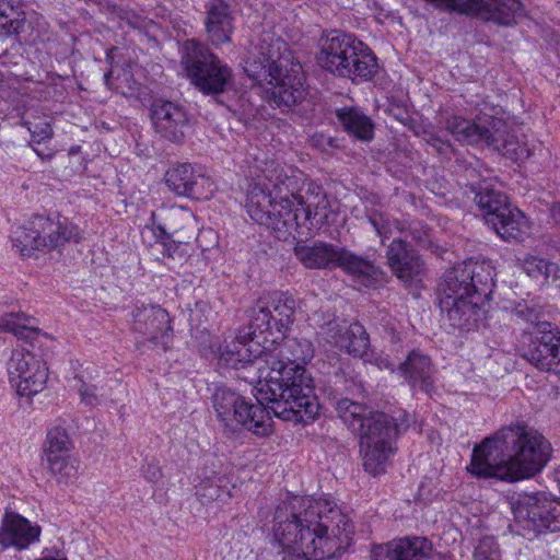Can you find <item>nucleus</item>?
Segmentation results:
<instances>
[{"mask_svg":"<svg viewBox=\"0 0 560 560\" xmlns=\"http://www.w3.org/2000/svg\"><path fill=\"white\" fill-rule=\"evenodd\" d=\"M254 329L240 335L219 348V363L245 370L253 376L240 375L249 384L259 385L262 400L271 402L273 416L293 423H310L318 415L313 378L305 364L312 359L311 345L304 340L287 339L262 347Z\"/></svg>","mask_w":560,"mask_h":560,"instance_id":"1","label":"nucleus"},{"mask_svg":"<svg viewBox=\"0 0 560 560\" xmlns=\"http://www.w3.org/2000/svg\"><path fill=\"white\" fill-rule=\"evenodd\" d=\"M352 527L326 499L293 495L275 512L273 536L282 560H325L340 557L351 541Z\"/></svg>","mask_w":560,"mask_h":560,"instance_id":"2","label":"nucleus"},{"mask_svg":"<svg viewBox=\"0 0 560 560\" xmlns=\"http://www.w3.org/2000/svg\"><path fill=\"white\" fill-rule=\"evenodd\" d=\"M550 442L535 428L516 422L475 446L468 471L478 478L517 482L534 478L551 459Z\"/></svg>","mask_w":560,"mask_h":560,"instance_id":"3","label":"nucleus"},{"mask_svg":"<svg viewBox=\"0 0 560 560\" xmlns=\"http://www.w3.org/2000/svg\"><path fill=\"white\" fill-rule=\"evenodd\" d=\"M245 72L270 105L291 108L304 97L302 66L288 44L273 33H261L253 42Z\"/></svg>","mask_w":560,"mask_h":560,"instance_id":"4","label":"nucleus"},{"mask_svg":"<svg viewBox=\"0 0 560 560\" xmlns=\"http://www.w3.org/2000/svg\"><path fill=\"white\" fill-rule=\"evenodd\" d=\"M335 409L341 421L360 439V455L365 471L372 476L384 474L396 452L395 439L409 428L411 417L404 412L398 418H392L348 398L339 399Z\"/></svg>","mask_w":560,"mask_h":560,"instance_id":"5","label":"nucleus"},{"mask_svg":"<svg viewBox=\"0 0 560 560\" xmlns=\"http://www.w3.org/2000/svg\"><path fill=\"white\" fill-rule=\"evenodd\" d=\"M304 174L268 164L249 184L246 211L258 224L273 230L301 226L299 209H293L298 195L305 186Z\"/></svg>","mask_w":560,"mask_h":560,"instance_id":"6","label":"nucleus"},{"mask_svg":"<svg viewBox=\"0 0 560 560\" xmlns=\"http://www.w3.org/2000/svg\"><path fill=\"white\" fill-rule=\"evenodd\" d=\"M493 285L489 264L467 260L445 271L439 285L440 308L450 326L471 330L485 316L483 298Z\"/></svg>","mask_w":560,"mask_h":560,"instance_id":"7","label":"nucleus"},{"mask_svg":"<svg viewBox=\"0 0 560 560\" xmlns=\"http://www.w3.org/2000/svg\"><path fill=\"white\" fill-rule=\"evenodd\" d=\"M316 60L325 71L353 82L370 80L377 71V60L371 49L352 34L340 31L322 37Z\"/></svg>","mask_w":560,"mask_h":560,"instance_id":"8","label":"nucleus"},{"mask_svg":"<svg viewBox=\"0 0 560 560\" xmlns=\"http://www.w3.org/2000/svg\"><path fill=\"white\" fill-rule=\"evenodd\" d=\"M255 388L257 389L256 399L258 404L250 402L226 387L215 389L212 404L218 420L225 429L236 431L238 427H244L259 436H267L272 432L270 413L273 415V411L269 407L271 402L261 399L259 385Z\"/></svg>","mask_w":560,"mask_h":560,"instance_id":"9","label":"nucleus"},{"mask_svg":"<svg viewBox=\"0 0 560 560\" xmlns=\"http://www.w3.org/2000/svg\"><path fill=\"white\" fill-rule=\"evenodd\" d=\"M180 65L190 83L207 95L224 93L233 88V70L207 45L186 40L180 49Z\"/></svg>","mask_w":560,"mask_h":560,"instance_id":"10","label":"nucleus"},{"mask_svg":"<svg viewBox=\"0 0 560 560\" xmlns=\"http://www.w3.org/2000/svg\"><path fill=\"white\" fill-rule=\"evenodd\" d=\"M82 238L80 229L67 219L34 215L13 232V246L22 256L35 250L50 252Z\"/></svg>","mask_w":560,"mask_h":560,"instance_id":"11","label":"nucleus"},{"mask_svg":"<svg viewBox=\"0 0 560 560\" xmlns=\"http://www.w3.org/2000/svg\"><path fill=\"white\" fill-rule=\"evenodd\" d=\"M515 523L523 536L560 530V500L546 492H522L511 499Z\"/></svg>","mask_w":560,"mask_h":560,"instance_id":"12","label":"nucleus"},{"mask_svg":"<svg viewBox=\"0 0 560 560\" xmlns=\"http://www.w3.org/2000/svg\"><path fill=\"white\" fill-rule=\"evenodd\" d=\"M475 200L483 211V217L497 234L505 241H521L528 231L523 212L512 208L508 197L501 191L480 187Z\"/></svg>","mask_w":560,"mask_h":560,"instance_id":"13","label":"nucleus"},{"mask_svg":"<svg viewBox=\"0 0 560 560\" xmlns=\"http://www.w3.org/2000/svg\"><path fill=\"white\" fill-rule=\"evenodd\" d=\"M301 308L290 292L275 291L261 295L252 307L250 328L260 334L285 335L294 320V313Z\"/></svg>","mask_w":560,"mask_h":560,"instance_id":"14","label":"nucleus"},{"mask_svg":"<svg viewBox=\"0 0 560 560\" xmlns=\"http://www.w3.org/2000/svg\"><path fill=\"white\" fill-rule=\"evenodd\" d=\"M132 330L138 348L166 351L173 341L168 313L159 305H142L132 312Z\"/></svg>","mask_w":560,"mask_h":560,"instance_id":"15","label":"nucleus"},{"mask_svg":"<svg viewBox=\"0 0 560 560\" xmlns=\"http://www.w3.org/2000/svg\"><path fill=\"white\" fill-rule=\"evenodd\" d=\"M7 370L12 386L21 396L31 397L42 392L48 378L46 363L34 353L20 349L12 351Z\"/></svg>","mask_w":560,"mask_h":560,"instance_id":"16","label":"nucleus"},{"mask_svg":"<svg viewBox=\"0 0 560 560\" xmlns=\"http://www.w3.org/2000/svg\"><path fill=\"white\" fill-rule=\"evenodd\" d=\"M524 358L540 371L550 372L560 365V329L549 322L540 323L533 332Z\"/></svg>","mask_w":560,"mask_h":560,"instance_id":"17","label":"nucleus"},{"mask_svg":"<svg viewBox=\"0 0 560 560\" xmlns=\"http://www.w3.org/2000/svg\"><path fill=\"white\" fill-rule=\"evenodd\" d=\"M165 182L176 195L195 199H209L215 190L210 177L189 163L172 165L165 174Z\"/></svg>","mask_w":560,"mask_h":560,"instance_id":"18","label":"nucleus"},{"mask_svg":"<svg viewBox=\"0 0 560 560\" xmlns=\"http://www.w3.org/2000/svg\"><path fill=\"white\" fill-rule=\"evenodd\" d=\"M154 130L164 139L180 143L190 129L185 108L170 101H156L151 107Z\"/></svg>","mask_w":560,"mask_h":560,"instance_id":"19","label":"nucleus"},{"mask_svg":"<svg viewBox=\"0 0 560 560\" xmlns=\"http://www.w3.org/2000/svg\"><path fill=\"white\" fill-rule=\"evenodd\" d=\"M433 555V544L427 537L406 536L373 545L370 557L372 560H429Z\"/></svg>","mask_w":560,"mask_h":560,"instance_id":"20","label":"nucleus"},{"mask_svg":"<svg viewBox=\"0 0 560 560\" xmlns=\"http://www.w3.org/2000/svg\"><path fill=\"white\" fill-rule=\"evenodd\" d=\"M40 527L27 518L13 512L5 511L0 526V552L8 548L26 549L39 540Z\"/></svg>","mask_w":560,"mask_h":560,"instance_id":"21","label":"nucleus"},{"mask_svg":"<svg viewBox=\"0 0 560 560\" xmlns=\"http://www.w3.org/2000/svg\"><path fill=\"white\" fill-rule=\"evenodd\" d=\"M485 142L494 147L503 155L515 160H524L529 156V149L523 135L518 136L506 129L501 119H491Z\"/></svg>","mask_w":560,"mask_h":560,"instance_id":"22","label":"nucleus"},{"mask_svg":"<svg viewBox=\"0 0 560 560\" xmlns=\"http://www.w3.org/2000/svg\"><path fill=\"white\" fill-rule=\"evenodd\" d=\"M205 26L208 38L214 46L229 43L234 30L230 5L223 0L209 3Z\"/></svg>","mask_w":560,"mask_h":560,"instance_id":"23","label":"nucleus"},{"mask_svg":"<svg viewBox=\"0 0 560 560\" xmlns=\"http://www.w3.org/2000/svg\"><path fill=\"white\" fill-rule=\"evenodd\" d=\"M386 254L390 269L402 281L408 282L420 273L422 261L407 245L406 240L394 238Z\"/></svg>","mask_w":560,"mask_h":560,"instance_id":"24","label":"nucleus"},{"mask_svg":"<svg viewBox=\"0 0 560 560\" xmlns=\"http://www.w3.org/2000/svg\"><path fill=\"white\" fill-rule=\"evenodd\" d=\"M340 248L331 243L317 241L312 245H296L294 255L307 269H334L337 268Z\"/></svg>","mask_w":560,"mask_h":560,"instance_id":"25","label":"nucleus"},{"mask_svg":"<svg viewBox=\"0 0 560 560\" xmlns=\"http://www.w3.org/2000/svg\"><path fill=\"white\" fill-rule=\"evenodd\" d=\"M398 372L402 375L411 387H419L429 394L433 388V371L429 357L419 352L411 351L404 362H399Z\"/></svg>","mask_w":560,"mask_h":560,"instance_id":"26","label":"nucleus"},{"mask_svg":"<svg viewBox=\"0 0 560 560\" xmlns=\"http://www.w3.org/2000/svg\"><path fill=\"white\" fill-rule=\"evenodd\" d=\"M329 202L322 186L306 182L296 199L293 209H299L301 225L317 217L322 210L328 207Z\"/></svg>","mask_w":560,"mask_h":560,"instance_id":"27","label":"nucleus"},{"mask_svg":"<svg viewBox=\"0 0 560 560\" xmlns=\"http://www.w3.org/2000/svg\"><path fill=\"white\" fill-rule=\"evenodd\" d=\"M338 121L354 138L369 142L374 136L371 118L357 107H342L336 110Z\"/></svg>","mask_w":560,"mask_h":560,"instance_id":"28","label":"nucleus"},{"mask_svg":"<svg viewBox=\"0 0 560 560\" xmlns=\"http://www.w3.org/2000/svg\"><path fill=\"white\" fill-rule=\"evenodd\" d=\"M337 268L352 275L364 285L377 280L380 270L370 260L355 255L349 249L341 247L338 256Z\"/></svg>","mask_w":560,"mask_h":560,"instance_id":"29","label":"nucleus"},{"mask_svg":"<svg viewBox=\"0 0 560 560\" xmlns=\"http://www.w3.org/2000/svg\"><path fill=\"white\" fill-rule=\"evenodd\" d=\"M330 338L339 349L354 357H363L370 346L369 335L359 323L350 324L342 332L338 329L335 335H330Z\"/></svg>","mask_w":560,"mask_h":560,"instance_id":"30","label":"nucleus"},{"mask_svg":"<svg viewBox=\"0 0 560 560\" xmlns=\"http://www.w3.org/2000/svg\"><path fill=\"white\" fill-rule=\"evenodd\" d=\"M447 131L460 142L477 144L485 142L488 128L472 122L459 116L450 117L446 120Z\"/></svg>","mask_w":560,"mask_h":560,"instance_id":"31","label":"nucleus"},{"mask_svg":"<svg viewBox=\"0 0 560 560\" xmlns=\"http://www.w3.org/2000/svg\"><path fill=\"white\" fill-rule=\"evenodd\" d=\"M48 470L59 485H73L80 475V460L72 454L45 458Z\"/></svg>","mask_w":560,"mask_h":560,"instance_id":"32","label":"nucleus"},{"mask_svg":"<svg viewBox=\"0 0 560 560\" xmlns=\"http://www.w3.org/2000/svg\"><path fill=\"white\" fill-rule=\"evenodd\" d=\"M522 268L524 272L542 284L560 280V267L545 258L529 256L524 259Z\"/></svg>","mask_w":560,"mask_h":560,"instance_id":"33","label":"nucleus"},{"mask_svg":"<svg viewBox=\"0 0 560 560\" xmlns=\"http://www.w3.org/2000/svg\"><path fill=\"white\" fill-rule=\"evenodd\" d=\"M0 330L19 338H30L37 330L36 320L23 312L8 313L0 317Z\"/></svg>","mask_w":560,"mask_h":560,"instance_id":"34","label":"nucleus"},{"mask_svg":"<svg viewBox=\"0 0 560 560\" xmlns=\"http://www.w3.org/2000/svg\"><path fill=\"white\" fill-rule=\"evenodd\" d=\"M25 18L10 0H0V36L18 35L24 28Z\"/></svg>","mask_w":560,"mask_h":560,"instance_id":"35","label":"nucleus"},{"mask_svg":"<svg viewBox=\"0 0 560 560\" xmlns=\"http://www.w3.org/2000/svg\"><path fill=\"white\" fill-rule=\"evenodd\" d=\"M174 233H176L175 230L168 232L162 225H145V228L142 231V236L145 240L148 237V234H150L152 238H154L155 245L160 247L159 249L163 253V255L170 258H174L178 249V244L180 243L175 242L172 238Z\"/></svg>","mask_w":560,"mask_h":560,"instance_id":"36","label":"nucleus"},{"mask_svg":"<svg viewBox=\"0 0 560 560\" xmlns=\"http://www.w3.org/2000/svg\"><path fill=\"white\" fill-rule=\"evenodd\" d=\"M72 442L63 428L55 427L47 433V442L45 447V458L71 454Z\"/></svg>","mask_w":560,"mask_h":560,"instance_id":"37","label":"nucleus"},{"mask_svg":"<svg viewBox=\"0 0 560 560\" xmlns=\"http://www.w3.org/2000/svg\"><path fill=\"white\" fill-rule=\"evenodd\" d=\"M370 222L383 241L392 236L395 232L402 233L405 230L401 222L396 219H392L384 213H373L370 215Z\"/></svg>","mask_w":560,"mask_h":560,"instance_id":"38","label":"nucleus"},{"mask_svg":"<svg viewBox=\"0 0 560 560\" xmlns=\"http://www.w3.org/2000/svg\"><path fill=\"white\" fill-rule=\"evenodd\" d=\"M513 317L517 322H524L530 325H534V330L537 329V325L541 323V310L535 304H528V303H518L513 312ZM545 323V320H542Z\"/></svg>","mask_w":560,"mask_h":560,"instance_id":"39","label":"nucleus"},{"mask_svg":"<svg viewBox=\"0 0 560 560\" xmlns=\"http://www.w3.org/2000/svg\"><path fill=\"white\" fill-rule=\"evenodd\" d=\"M25 125L31 132L33 142L40 143L52 137V128L47 120H39L37 122L27 121Z\"/></svg>","mask_w":560,"mask_h":560,"instance_id":"40","label":"nucleus"},{"mask_svg":"<svg viewBox=\"0 0 560 560\" xmlns=\"http://www.w3.org/2000/svg\"><path fill=\"white\" fill-rule=\"evenodd\" d=\"M220 488L210 482L200 483L197 487L196 495L202 504L210 503L220 497Z\"/></svg>","mask_w":560,"mask_h":560,"instance_id":"41","label":"nucleus"},{"mask_svg":"<svg viewBox=\"0 0 560 560\" xmlns=\"http://www.w3.org/2000/svg\"><path fill=\"white\" fill-rule=\"evenodd\" d=\"M97 386L89 385L84 382L81 383L78 388V393L81 397V400L89 406H97L101 402L100 396L97 395Z\"/></svg>","mask_w":560,"mask_h":560,"instance_id":"42","label":"nucleus"},{"mask_svg":"<svg viewBox=\"0 0 560 560\" xmlns=\"http://www.w3.org/2000/svg\"><path fill=\"white\" fill-rule=\"evenodd\" d=\"M375 364L380 370H388L390 372H395L396 368L398 369V364L396 361L390 360L388 355H380L375 358Z\"/></svg>","mask_w":560,"mask_h":560,"instance_id":"43","label":"nucleus"},{"mask_svg":"<svg viewBox=\"0 0 560 560\" xmlns=\"http://www.w3.org/2000/svg\"><path fill=\"white\" fill-rule=\"evenodd\" d=\"M162 472L158 466L149 465L145 471V478L150 481H156L161 478Z\"/></svg>","mask_w":560,"mask_h":560,"instance_id":"44","label":"nucleus"},{"mask_svg":"<svg viewBox=\"0 0 560 560\" xmlns=\"http://www.w3.org/2000/svg\"><path fill=\"white\" fill-rule=\"evenodd\" d=\"M431 145L441 154L446 153L447 149L450 148V144L438 138H432Z\"/></svg>","mask_w":560,"mask_h":560,"instance_id":"45","label":"nucleus"},{"mask_svg":"<svg viewBox=\"0 0 560 560\" xmlns=\"http://www.w3.org/2000/svg\"><path fill=\"white\" fill-rule=\"evenodd\" d=\"M550 217L556 224H560V203H556L550 208Z\"/></svg>","mask_w":560,"mask_h":560,"instance_id":"46","label":"nucleus"},{"mask_svg":"<svg viewBox=\"0 0 560 560\" xmlns=\"http://www.w3.org/2000/svg\"><path fill=\"white\" fill-rule=\"evenodd\" d=\"M34 152L42 159V160H50L52 158V153L44 154L38 149L34 148Z\"/></svg>","mask_w":560,"mask_h":560,"instance_id":"47","label":"nucleus"},{"mask_svg":"<svg viewBox=\"0 0 560 560\" xmlns=\"http://www.w3.org/2000/svg\"><path fill=\"white\" fill-rule=\"evenodd\" d=\"M38 560H67V559L61 558V557H54V556H43Z\"/></svg>","mask_w":560,"mask_h":560,"instance_id":"48","label":"nucleus"},{"mask_svg":"<svg viewBox=\"0 0 560 560\" xmlns=\"http://www.w3.org/2000/svg\"><path fill=\"white\" fill-rule=\"evenodd\" d=\"M132 25H133L135 27H142V26H144L145 24H144V21H141V22H138V21H137V22L132 23Z\"/></svg>","mask_w":560,"mask_h":560,"instance_id":"49","label":"nucleus"},{"mask_svg":"<svg viewBox=\"0 0 560 560\" xmlns=\"http://www.w3.org/2000/svg\"><path fill=\"white\" fill-rule=\"evenodd\" d=\"M104 78H105V81L107 82L108 78H109V74H105Z\"/></svg>","mask_w":560,"mask_h":560,"instance_id":"50","label":"nucleus"}]
</instances>
